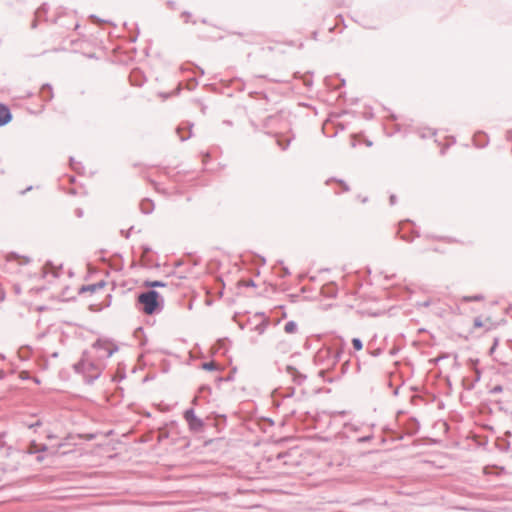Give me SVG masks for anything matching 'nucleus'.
<instances>
[{"instance_id": "obj_39", "label": "nucleus", "mask_w": 512, "mask_h": 512, "mask_svg": "<svg viewBox=\"0 0 512 512\" xmlns=\"http://www.w3.org/2000/svg\"><path fill=\"white\" fill-rule=\"evenodd\" d=\"M76 214L78 217H81L83 215V211L81 209H77Z\"/></svg>"}, {"instance_id": "obj_22", "label": "nucleus", "mask_w": 512, "mask_h": 512, "mask_svg": "<svg viewBox=\"0 0 512 512\" xmlns=\"http://www.w3.org/2000/svg\"><path fill=\"white\" fill-rule=\"evenodd\" d=\"M498 344H499V338L495 337V338L493 339V344H492V346H491V347H490V349H489V355H491V356H492V355L494 354V352H495V350H496V348H497Z\"/></svg>"}, {"instance_id": "obj_24", "label": "nucleus", "mask_w": 512, "mask_h": 512, "mask_svg": "<svg viewBox=\"0 0 512 512\" xmlns=\"http://www.w3.org/2000/svg\"><path fill=\"white\" fill-rule=\"evenodd\" d=\"M70 165L75 171H78L80 168V163L76 162L73 157H70Z\"/></svg>"}, {"instance_id": "obj_21", "label": "nucleus", "mask_w": 512, "mask_h": 512, "mask_svg": "<svg viewBox=\"0 0 512 512\" xmlns=\"http://www.w3.org/2000/svg\"><path fill=\"white\" fill-rule=\"evenodd\" d=\"M372 439H373V435L369 434V435H366V436H361V437L356 438V441L358 443H365V442L371 441Z\"/></svg>"}, {"instance_id": "obj_30", "label": "nucleus", "mask_w": 512, "mask_h": 512, "mask_svg": "<svg viewBox=\"0 0 512 512\" xmlns=\"http://www.w3.org/2000/svg\"><path fill=\"white\" fill-rule=\"evenodd\" d=\"M168 437V433L166 431H160L159 433V441H162L164 438Z\"/></svg>"}, {"instance_id": "obj_18", "label": "nucleus", "mask_w": 512, "mask_h": 512, "mask_svg": "<svg viewBox=\"0 0 512 512\" xmlns=\"http://www.w3.org/2000/svg\"><path fill=\"white\" fill-rule=\"evenodd\" d=\"M268 326V320L264 319L261 323L257 324L254 328L255 331L258 332V334H263Z\"/></svg>"}, {"instance_id": "obj_20", "label": "nucleus", "mask_w": 512, "mask_h": 512, "mask_svg": "<svg viewBox=\"0 0 512 512\" xmlns=\"http://www.w3.org/2000/svg\"><path fill=\"white\" fill-rule=\"evenodd\" d=\"M483 299H484V296L481 295V294H477V295H474V296H465L463 298V300L466 301V302L482 301Z\"/></svg>"}, {"instance_id": "obj_5", "label": "nucleus", "mask_w": 512, "mask_h": 512, "mask_svg": "<svg viewBox=\"0 0 512 512\" xmlns=\"http://www.w3.org/2000/svg\"><path fill=\"white\" fill-rule=\"evenodd\" d=\"M286 372L291 377L292 381L297 385H301L306 380V375L299 372L294 366L287 365Z\"/></svg>"}, {"instance_id": "obj_35", "label": "nucleus", "mask_w": 512, "mask_h": 512, "mask_svg": "<svg viewBox=\"0 0 512 512\" xmlns=\"http://www.w3.org/2000/svg\"><path fill=\"white\" fill-rule=\"evenodd\" d=\"M33 189V186H28L26 189L22 190L20 192L21 195H25L28 191H31Z\"/></svg>"}, {"instance_id": "obj_12", "label": "nucleus", "mask_w": 512, "mask_h": 512, "mask_svg": "<svg viewBox=\"0 0 512 512\" xmlns=\"http://www.w3.org/2000/svg\"><path fill=\"white\" fill-rule=\"evenodd\" d=\"M192 127H193V124H189V123L187 124V128L189 129V133L187 135H182L181 134V131H182V129H184V127L179 126L177 128V133H178L179 138H180V140L182 142L188 140L192 136V132H191Z\"/></svg>"}, {"instance_id": "obj_31", "label": "nucleus", "mask_w": 512, "mask_h": 512, "mask_svg": "<svg viewBox=\"0 0 512 512\" xmlns=\"http://www.w3.org/2000/svg\"><path fill=\"white\" fill-rule=\"evenodd\" d=\"M400 237H401L402 240H404L406 242H412L413 241V237H409L406 234H403Z\"/></svg>"}, {"instance_id": "obj_38", "label": "nucleus", "mask_w": 512, "mask_h": 512, "mask_svg": "<svg viewBox=\"0 0 512 512\" xmlns=\"http://www.w3.org/2000/svg\"><path fill=\"white\" fill-rule=\"evenodd\" d=\"M150 251H151L150 247H148V246H144V247H143V252H144L145 254H146V253H148V252H150Z\"/></svg>"}, {"instance_id": "obj_2", "label": "nucleus", "mask_w": 512, "mask_h": 512, "mask_svg": "<svg viewBox=\"0 0 512 512\" xmlns=\"http://www.w3.org/2000/svg\"><path fill=\"white\" fill-rule=\"evenodd\" d=\"M138 302L143 306L142 310L147 315H153L162 311L164 300L156 290L149 289L138 295Z\"/></svg>"}, {"instance_id": "obj_8", "label": "nucleus", "mask_w": 512, "mask_h": 512, "mask_svg": "<svg viewBox=\"0 0 512 512\" xmlns=\"http://www.w3.org/2000/svg\"><path fill=\"white\" fill-rule=\"evenodd\" d=\"M105 285H106L105 281H99V282L94 283V284L84 285V286H82L80 288L79 292L80 293H84V292L94 293L97 290H100V289L104 288Z\"/></svg>"}, {"instance_id": "obj_33", "label": "nucleus", "mask_w": 512, "mask_h": 512, "mask_svg": "<svg viewBox=\"0 0 512 512\" xmlns=\"http://www.w3.org/2000/svg\"><path fill=\"white\" fill-rule=\"evenodd\" d=\"M182 16L185 17V22H188L189 18L191 17V13L185 11V12L182 13Z\"/></svg>"}, {"instance_id": "obj_11", "label": "nucleus", "mask_w": 512, "mask_h": 512, "mask_svg": "<svg viewBox=\"0 0 512 512\" xmlns=\"http://www.w3.org/2000/svg\"><path fill=\"white\" fill-rule=\"evenodd\" d=\"M359 429H360V427L357 424L344 423L343 430H342L341 434L344 437L349 438L351 433H356L359 431Z\"/></svg>"}, {"instance_id": "obj_7", "label": "nucleus", "mask_w": 512, "mask_h": 512, "mask_svg": "<svg viewBox=\"0 0 512 512\" xmlns=\"http://www.w3.org/2000/svg\"><path fill=\"white\" fill-rule=\"evenodd\" d=\"M12 120V113L8 106L0 103V127L7 125Z\"/></svg>"}, {"instance_id": "obj_41", "label": "nucleus", "mask_w": 512, "mask_h": 512, "mask_svg": "<svg viewBox=\"0 0 512 512\" xmlns=\"http://www.w3.org/2000/svg\"><path fill=\"white\" fill-rule=\"evenodd\" d=\"M334 357L336 360H338L340 358V352H336Z\"/></svg>"}, {"instance_id": "obj_15", "label": "nucleus", "mask_w": 512, "mask_h": 512, "mask_svg": "<svg viewBox=\"0 0 512 512\" xmlns=\"http://www.w3.org/2000/svg\"><path fill=\"white\" fill-rule=\"evenodd\" d=\"M284 331L286 333H295L297 331V323L293 320L286 322Z\"/></svg>"}, {"instance_id": "obj_34", "label": "nucleus", "mask_w": 512, "mask_h": 512, "mask_svg": "<svg viewBox=\"0 0 512 512\" xmlns=\"http://www.w3.org/2000/svg\"><path fill=\"white\" fill-rule=\"evenodd\" d=\"M47 450V446L46 445H41L40 448L36 449L35 452H40V451H46ZM31 453H34V451H31Z\"/></svg>"}, {"instance_id": "obj_6", "label": "nucleus", "mask_w": 512, "mask_h": 512, "mask_svg": "<svg viewBox=\"0 0 512 512\" xmlns=\"http://www.w3.org/2000/svg\"><path fill=\"white\" fill-rule=\"evenodd\" d=\"M286 372L291 377L292 381L297 385H301L306 380V375L299 372L294 366L287 365Z\"/></svg>"}, {"instance_id": "obj_10", "label": "nucleus", "mask_w": 512, "mask_h": 512, "mask_svg": "<svg viewBox=\"0 0 512 512\" xmlns=\"http://www.w3.org/2000/svg\"><path fill=\"white\" fill-rule=\"evenodd\" d=\"M140 210L143 214L149 215L154 210V203L150 199H143L139 204Z\"/></svg>"}, {"instance_id": "obj_17", "label": "nucleus", "mask_w": 512, "mask_h": 512, "mask_svg": "<svg viewBox=\"0 0 512 512\" xmlns=\"http://www.w3.org/2000/svg\"><path fill=\"white\" fill-rule=\"evenodd\" d=\"M330 181H336L341 187H342V190L344 192H348L350 190V187L349 185L342 179H334V178H331V179H328L326 181V184H329Z\"/></svg>"}, {"instance_id": "obj_37", "label": "nucleus", "mask_w": 512, "mask_h": 512, "mask_svg": "<svg viewBox=\"0 0 512 512\" xmlns=\"http://www.w3.org/2000/svg\"><path fill=\"white\" fill-rule=\"evenodd\" d=\"M431 302L429 300L423 302L422 304H420L421 306H424V307H428L430 306Z\"/></svg>"}, {"instance_id": "obj_13", "label": "nucleus", "mask_w": 512, "mask_h": 512, "mask_svg": "<svg viewBox=\"0 0 512 512\" xmlns=\"http://www.w3.org/2000/svg\"><path fill=\"white\" fill-rule=\"evenodd\" d=\"M291 141H292V138L283 139V137H278L277 145L281 148V150L285 151L289 147Z\"/></svg>"}, {"instance_id": "obj_19", "label": "nucleus", "mask_w": 512, "mask_h": 512, "mask_svg": "<svg viewBox=\"0 0 512 512\" xmlns=\"http://www.w3.org/2000/svg\"><path fill=\"white\" fill-rule=\"evenodd\" d=\"M352 346L356 351H360L363 348V342L360 338H353Z\"/></svg>"}, {"instance_id": "obj_47", "label": "nucleus", "mask_w": 512, "mask_h": 512, "mask_svg": "<svg viewBox=\"0 0 512 512\" xmlns=\"http://www.w3.org/2000/svg\"><path fill=\"white\" fill-rule=\"evenodd\" d=\"M367 201V198H362V202L365 203Z\"/></svg>"}, {"instance_id": "obj_4", "label": "nucleus", "mask_w": 512, "mask_h": 512, "mask_svg": "<svg viewBox=\"0 0 512 512\" xmlns=\"http://www.w3.org/2000/svg\"><path fill=\"white\" fill-rule=\"evenodd\" d=\"M184 419L186 420L191 431L201 432L203 430L204 422L202 419L196 416L193 408L187 409L184 412Z\"/></svg>"}, {"instance_id": "obj_46", "label": "nucleus", "mask_w": 512, "mask_h": 512, "mask_svg": "<svg viewBox=\"0 0 512 512\" xmlns=\"http://www.w3.org/2000/svg\"><path fill=\"white\" fill-rule=\"evenodd\" d=\"M40 10L46 11L45 5H43Z\"/></svg>"}, {"instance_id": "obj_14", "label": "nucleus", "mask_w": 512, "mask_h": 512, "mask_svg": "<svg viewBox=\"0 0 512 512\" xmlns=\"http://www.w3.org/2000/svg\"><path fill=\"white\" fill-rule=\"evenodd\" d=\"M144 285L148 288H151L154 290V288H160V287H165L167 284L163 281H158V280H155V281H146L144 283Z\"/></svg>"}, {"instance_id": "obj_43", "label": "nucleus", "mask_w": 512, "mask_h": 512, "mask_svg": "<svg viewBox=\"0 0 512 512\" xmlns=\"http://www.w3.org/2000/svg\"><path fill=\"white\" fill-rule=\"evenodd\" d=\"M289 274H290L289 270L287 268H284V275H289Z\"/></svg>"}, {"instance_id": "obj_29", "label": "nucleus", "mask_w": 512, "mask_h": 512, "mask_svg": "<svg viewBox=\"0 0 512 512\" xmlns=\"http://www.w3.org/2000/svg\"><path fill=\"white\" fill-rule=\"evenodd\" d=\"M20 378H21L22 380H27V379H29V373H28L27 371H22V372L20 373Z\"/></svg>"}, {"instance_id": "obj_25", "label": "nucleus", "mask_w": 512, "mask_h": 512, "mask_svg": "<svg viewBox=\"0 0 512 512\" xmlns=\"http://www.w3.org/2000/svg\"><path fill=\"white\" fill-rule=\"evenodd\" d=\"M473 326H474L475 328H481V327H483V321H482L481 317H476V318L474 319Z\"/></svg>"}, {"instance_id": "obj_36", "label": "nucleus", "mask_w": 512, "mask_h": 512, "mask_svg": "<svg viewBox=\"0 0 512 512\" xmlns=\"http://www.w3.org/2000/svg\"><path fill=\"white\" fill-rule=\"evenodd\" d=\"M509 447H510V443L507 442L503 447L500 448V450L507 451L509 449Z\"/></svg>"}, {"instance_id": "obj_23", "label": "nucleus", "mask_w": 512, "mask_h": 512, "mask_svg": "<svg viewBox=\"0 0 512 512\" xmlns=\"http://www.w3.org/2000/svg\"><path fill=\"white\" fill-rule=\"evenodd\" d=\"M241 285L245 286V287H256V283L254 282V280L252 279H249V280H242L240 282Z\"/></svg>"}, {"instance_id": "obj_44", "label": "nucleus", "mask_w": 512, "mask_h": 512, "mask_svg": "<svg viewBox=\"0 0 512 512\" xmlns=\"http://www.w3.org/2000/svg\"><path fill=\"white\" fill-rule=\"evenodd\" d=\"M168 5H170L171 7H173V6H174V2L169 1V2H168Z\"/></svg>"}, {"instance_id": "obj_27", "label": "nucleus", "mask_w": 512, "mask_h": 512, "mask_svg": "<svg viewBox=\"0 0 512 512\" xmlns=\"http://www.w3.org/2000/svg\"><path fill=\"white\" fill-rule=\"evenodd\" d=\"M502 391H503V388H502V386H500V385H496V386H494V387L492 388V390H491V392H492V393H494V394H495V393H500V392H502Z\"/></svg>"}, {"instance_id": "obj_9", "label": "nucleus", "mask_w": 512, "mask_h": 512, "mask_svg": "<svg viewBox=\"0 0 512 512\" xmlns=\"http://www.w3.org/2000/svg\"><path fill=\"white\" fill-rule=\"evenodd\" d=\"M40 93L43 101L45 102H50L54 97L52 86L49 83H46L41 87Z\"/></svg>"}, {"instance_id": "obj_48", "label": "nucleus", "mask_w": 512, "mask_h": 512, "mask_svg": "<svg viewBox=\"0 0 512 512\" xmlns=\"http://www.w3.org/2000/svg\"><path fill=\"white\" fill-rule=\"evenodd\" d=\"M256 315H261V316H263V315H264V313H263V312H260V313H256Z\"/></svg>"}, {"instance_id": "obj_40", "label": "nucleus", "mask_w": 512, "mask_h": 512, "mask_svg": "<svg viewBox=\"0 0 512 512\" xmlns=\"http://www.w3.org/2000/svg\"><path fill=\"white\" fill-rule=\"evenodd\" d=\"M6 376L5 372L3 370H0V380L4 379Z\"/></svg>"}, {"instance_id": "obj_42", "label": "nucleus", "mask_w": 512, "mask_h": 512, "mask_svg": "<svg viewBox=\"0 0 512 512\" xmlns=\"http://www.w3.org/2000/svg\"><path fill=\"white\" fill-rule=\"evenodd\" d=\"M124 236H125V238H129L130 237V230L125 232Z\"/></svg>"}, {"instance_id": "obj_26", "label": "nucleus", "mask_w": 512, "mask_h": 512, "mask_svg": "<svg viewBox=\"0 0 512 512\" xmlns=\"http://www.w3.org/2000/svg\"><path fill=\"white\" fill-rule=\"evenodd\" d=\"M346 413L347 412L344 411V410L343 411H334V412L331 413V417L333 419H336V417H339V416L343 417L344 415H346Z\"/></svg>"}, {"instance_id": "obj_32", "label": "nucleus", "mask_w": 512, "mask_h": 512, "mask_svg": "<svg viewBox=\"0 0 512 512\" xmlns=\"http://www.w3.org/2000/svg\"><path fill=\"white\" fill-rule=\"evenodd\" d=\"M389 201H390V204H391V205H395V204H396V202H397V197H396V195L392 194V195L390 196V198H389Z\"/></svg>"}, {"instance_id": "obj_45", "label": "nucleus", "mask_w": 512, "mask_h": 512, "mask_svg": "<svg viewBox=\"0 0 512 512\" xmlns=\"http://www.w3.org/2000/svg\"><path fill=\"white\" fill-rule=\"evenodd\" d=\"M33 379H34V381H35L36 383H39V382H40V380H39L38 378H36V377H34Z\"/></svg>"}, {"instance_id": "obj_1", "label": "nucleus", "mask_w": 512, "mask_h": 512, "mask_svg": "<svg viewBox=\"0 0 512 512\" xmlns=\"http://www.w3.org/2000/svg\"><path fill=\"white\" fill-rule=\"evenodd\" d=\"M100 360L92 359L88 351H83L81 359L73 365V369L78 374H83L88 384H92L102 373Z\"/></svg>"}, {"instance_id": "obj_28", "label": "nucleus", "mask_w": 512, "mask_h": 512, "mask_svg": "<svg viewBox=\"0 0 512 512\" xmlns=\"http://www.w3.org/2000/svg\"><path fill=\"white\" fill-rule=\"evenodd\" d=\"M382 353V350L380 348H377L373 351L370 352V354L373 356V357H377L379 356L380 354Z\"/></svg>"}, {"instance_id": "obj_16", "label": "nucleus", "mask_w": 512, "mask_h": 512, "mask_svg": "<svg viewBox=\"0 0 512 512\" xmlns=\"http://www.w3.org/2000/svg\"><path fill=\"white\" fill-rule=\"evenodd\" d=\"M201 367H202V369L207 370V371L219 370V366L214 361L204 362L201 365Z\"/></svg>"}, {"instance_id": "obj_3", "label": "nucleus", "mask_w": 512, "mask_h": 512, "mask_svg": "<svg viewBox=\"0 0 512 512\" xmlns=\"http://www.w3.org/2000/svg\"><path fill=\"white\" fill-rule=\"evenodd\" d=\"M92 348L95 349L98 353V360H106L110 358L116 351H118V346L113 344L108 340L97 339Z\"/></svg>"}]
</instances>
